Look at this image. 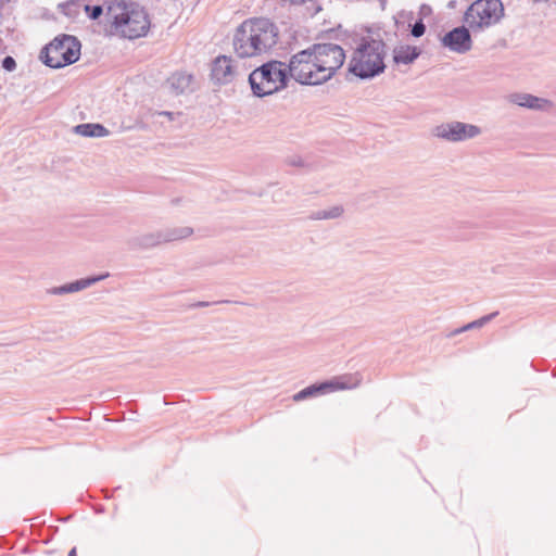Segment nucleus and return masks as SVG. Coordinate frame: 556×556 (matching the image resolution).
Wrapping results in <instances>:
<instances>
[{"label":"nucleus","mask_w":556,"mask_h":556,"mask_svg":"<svg viewBox=\"0 0 556 556\" xmlns=\"http://www.w3.org/2000/svg\"><path fill=\"white\" fill-rule=\"evenodd\" d=\"M345 61V52L332 42L314 43L292 55V71L302 85H321L330 80Z\"/></svg>","instance_id":"obj_1"},{"label":"nucleus","mask_w":556,"mask_h":556,"mask_svg":"<svg viewBox=\"0 0 556 556\" xmlns=\"http://www.w3.org/2000/svg\"><path fill=\"white\" fill-rule=\"evenodd\" d=\"M278 41V28L268 18L244 21L233 36V49L239 58L261 55L273 49Z\"/></svg>","instance_id":"obj_2"},{"label":"nucleus","mask_w":556,"mask_h":556,"mask_svg":"<svg viewBox=\"0 0 556 556\" xmlns=\"http://www.w3.org/2000/svg\"><path fill=\"white\" fill-rule=\"evenodd\" d=\"M387 45L381 38L364 36L359 39L348 64V71L359 79H371L386 71Z\"/></svg>","instance_id":"obj_3"},{"label":"nucleus","mask_w":556,"mask_h":556,"mask_svg":"<svg viewBox=\"0 0 556 556\" xmlns=\"http://www.w3.org/2000/svg\"><path fill=\"white\" fill-rule=\"evenodd\" d=\"M290 77L299 83L295 72L292 71V58L289 64L271 60L262 64L249 75V84L253 94L263 98L285 89Z\"/></svg>","instance_id":"obj_4"},{"label":"nucleus","mask_w":556,"mask_h":556,"mask_svg":"<svg viewBox=\"0 0 556 556\" xmlns=\"http://www.w3.org/2000/svg\"><path fill=\"white\" fill-rule=\"evenodd\" d=\"M80 49L81 43L77 37L62 34L41 50L40 60L51 68H62L79 60Z\"/></svg>","instance_id":"obj_5"},{"label":"nucleus","mask_w":556,"mask_h":556,"mask_svg":"<svg viewBox=\"0 0 556 556\" xmlns=\"http://www.w3.org/2000/svg\"><path fill=\"white\" fill-rule=\"evenodd\" d=\"M112 25L122 37L134 40L147 36L151 23L146 10L131 3L124 5L121 13L113 15Z\"/></svg>","instance_id":"obj_6"},{"label":"nucleus","mask_w":556,"mask_h":556,"mask_svg":"<svg viewBox=\"0 0 556 556\" xmlns=\"http://www.w3.org/2000/svg\"><path fill=\"white\" fill-rule=\"evenodd\" d=\"M504 16L501 0H476L464 14V21L470 30H483L497 24Z\"/></svg>","instance_id":"obj_7"},{"label":"nucleus","mask_w":556,"mask_h":556,"mask_svg":"<svg viewBox=\"0 0 556 556\" xmlns=\"http://www.w3.org/2000/svg\"><path fill=\"white\" fill-rule=\"evenodd\" d=\"M193 233L191 227H176L154 232H147L131 237L127 240L129 250H149L162 243L172 242L190 237Z\"/></svg>","instance_id":"obj_8"},{"label":"nucleus","mask_w":556,"mask_h":556,"mask_svg":"<svg viewBox=\"0 0 556 556\" xmlns=\"http://www.w3.org/2000/svg\"><path fill=\"white\" fill-rule=\"evenodd\" d=\"M481 134V128L463 122H448L435 126L432 135L448 142H460L476 138Z\"/></svg>","instance_id":"obj_9"},{"label":"nucleus","mask_w":556,"mask_h":556,"mask_svg":"<svg viewBox=\"0 0 556 556\" xmlns=\"http://www.w3.org/2000/svg\"><path fill=\"white\" fill-rule=\"evenodd\" d=\"M469 27L458 26L447 31L441 39L442 45L456 53H466L472 47Z\"/></svg>","instance_id":"obj_10"},{"label":"nucleus","mask_w":556,"mask_h":556,"mask_svg":"<svg viewBox=\"0 0 556 556\" xmlns=\"http://www.w3.org/2000/svg\"><path fill=\"white\" fill-rule=\"evenodd\" d=\"M231 62V58L227 55H219L214 60L211 70V78L214 83L226 85L233 80L235 71Z\"/></svg>","instance_id":"obj_11"},{"label":"nucleus","mask_w":556,"mask_h":556,"mask_svg":"<svg viewBox=\"0 0 556 556\" xmlns=\"http://www.w3.org/2000/svg\"><path fill=\"white\" fill-rule=\"evenodd\" d=\"M110 276L109 273H103L96 276L81 278L63 286L53 287L47 290L49 294L63 295L66 293H74L91 287L92 285L106 279Z\"/></svg>","instance_id":"obj_12"},{"label":"nucleus","mask_w":556,"mask_h":556,"mask_svg":"<svg viewBox=\"0 0 556 556\" xmlns=\"http://www.w3.org/2000/svg\"><path fill=\"white\" fill-rule=\"evenodd\" d=\"M344 388H345V386L343 383H340L334 380H328V381H324V382H319V383H314V384H311V386L304 388L303 390L299 391L298 393H295L293 395V400L295 402H300V401L306 400L308 397L317 396L320 394H326L328 392H332V391H337V390H342Z\"/></svg>","instance_id":"obj_13"},{"label":"nucleus","mask_w":556,"mask_h":556,"mask_svg":"<svg viewBox=\"0 0 556 556\" xmlns=\"http://www.w3.org/2000/svg\"><path fill=\"white\" fill-rule=\"evenodd\" d=\"M510 101L519 106L538 111H544L551 106V102L547 99L530 93H514L510 96Z\"/></svg>","instance_id":"obj_14"},{"label":"nucleus","mask_w":556,"mask_h":556,"mask_svg":"<svg viewBox=\"0 0 556 556\" xmlns=\"http://www.w3.org/2000/svg\"><path fill=\"white\" fill-rule=\"evenodd\" d=\"M193 76L187 74L186 72H176L173 73L166 80V85L168 86L172 93L179 96L187 91H192L191 83Z\"/></svg>","instance_id":"obj_15"},{"label":"nucleus","mask_w":556,"mask_h":556,"mask_svg":"<svg viewBox=\"0 0 556 556\" xmlns=\"http://www.w3.org/2000/svg\"><path fill=\"white\" fill-rule=\"evenodd\" d=\"M421 54L420 48L416 46L402 45L393 49V62L395 64H412Z\"/></svg>","instance_id":"obj_16"},{"label":"nucleus","mask_w":556,"mask_h":556,"mask_svg":"<svg viewBox=\"0 0 556 556\" xmlns=\"http://www.w3.org/2000/svg\"><path fill=\"white\" fill-rule=\"evenodd\" d=\"M74 132L89 138H102L110 135V130L99 123H85L76 125Z\"/></svg>","instance_id":"obj_17"},{"label":"nucleus","mask_w":556,"mask_h":556,"mask_svg":"<svg viewBox=\"0 0 556 556\" xmlns=\"http://www.w3.org/2000/svg\"><path fill=\"white\" fill-rule=\"evenodd\" d=\"M497 315H498V312H493L491 314L484 315V316L480 317L479 319H476L471 323L466 324L465 326H463L460 328H457V329L451 331L446 337L452 338V337H455L464 331L481 328V327L485 326L488 323H490L491 320H493Z\"/></svg>","instance_id":"obj_18"},{"label":"nucleus","mask_w":556,"mask_h":556,"mask_svg":"<svg viewBox=\"0 0 556 556\" xmlns=\"http://www.w3.org/2000/svg\"><path fill=\"white\" fill-rule=\"evenodd\" d=\"M344 210L341 205L332 206L328 210H320L314 212L309 215V219L312 220H321V219H334L340 217L343 214Z\"/></svg>","instance_id":"obj_19"},{"label":"nucleus","mask_w":556,"mask_h":556,"mask_svg":"<svg viewBox=\"0 0 556 556\" xmlns=\"http://www.w3.org/2000/svg\"><path fill=\"white\" fill-rule=\"evenodd\" d=\"M85 11L88 15V17L92 21H96L98 20L102 13H103V8L102 5H89V4H86L85 5Z\"/></svg>","instance_id":"obj_20"},{"label":"nucleus","mask_w":556,"mask_h":556,"mask_svg":"<svg viewBox=\"0 0 556 556\" xmlns=\"http://www.w3.org/2000/svg\"><path fill=\"white\" fill-rule=\"evenodd\" d=\"M426 33V25L421 18H418L412 26H410V34L415 38H419L424 36Z\"/></svg>","instance_id":"obj_21"},{"label":"nucleus","mask_w":556,"mask_h":556,"mask_svg":"<svg viewBox=\"0 0 556 556\" xmlns=\"http://www.w3.org/2000/svg\"><path fill=\"white\" fill-rule=\"evenodd\" d=\"M2 67L8 72H13L16 68V61L13 56L7 55L1 62Z\"/></svg>","instance_id":"obj_22"},{"label":"nucleus","mask_w":556,"mask_h":556,"mask_svg":"<svg viewBox=\"0 0 556 556\" xmlns=\"http://www.w3.org/2000/svg\"><path fill=\"white\" fill-rule=\"evenodd\" d=\"M226 302H227V301H225V303H226ZM216 303H217V302H213V303H211V302H206V301H199V302H195V303L191 304V305H190V307H192V308H198V307H207V306H210L211 304H216ZM220 303H224V301H222Z\"/></svg>","instance_id":"obj_23"},{"label":"nucleus","mask_w":556,"mask_h":556,"mask_svg":"<svg viewBox=\"0 0 556 556\" xmlns=\"http://www.w3.org/2000/svg\"><path fill=\"white\" fill-rule=\"evenodd\" d=\"M71 7H72V4L67 3V4H66V7H65V8H66V10L64 11V13H65L66 15H68V16H71V15H72V12H71V10H70V8H71Z\"/></svg>","instance_id":"obj_24"},{"label":"nucleus","mask_w":556,"mask_h":556,"mask_svg":"<svg viewBox=\"0 0 556 556\" xmlns=\"http://www.w3.org/2000/svg\"><path fill=\"white\" fill-rule=\"evenodd\" d=\"M67 556H77L76 547H73V548L68 552V555H67Z\"/></svg>","instance_id":"obj_25"},{"label":"nucleus","mask_w":556,"mask_h":556,"mask_svg":"<svg viewBox=\"0 0 556 556\" xmlns=\"http://www.w3.org/2000/svg\"><path fill=\"white\" fill-rule=\"evenodd\" d=\"M179 201H180V199H174L172 202H173L174 204H177Z\"/></svg>","instance_id":"obj_26"},{"label":"nucleus","mask_w":556,"mask_h":556,"mask_svg":"<svg viewBox=\"0 0 556 556\" xmlns=\"http://www.w3.org/2000/svg\"><path fill=\"white\" fill-rule=\"evenodd\" d=\"M162 114H164V115H170V113H169V112H162Z\"/></svg>","instance_id":"obj_27"}]
</instances>
